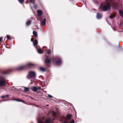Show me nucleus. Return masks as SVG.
I'll return each mask as SVG.
<instances>
[{
    "label": "nucleus",
    "mask_w": 123,
    "mask_h": 123,
    "mask_svg": "<svg viewBox=\"0 0 123 123\" xmlns=\"http://www.w3.org/2000/svg\"><path fill=\"white\" fill-rule=\"evenodd\" d=\"M33 34L34 36L35 37H36L37 36V32L35 31H33Z\"/></svg>",
    "instance_id": "a211bd4d"
},
{
    "label": "nucleus",
    "mask_w": 123,
    "mask_h": 123,
    "mask_svg": "<svg viewBox=\"0 0 123 123\" xmlns=\"http://www.w3.org/2000/svg\"><path fill=\"white\" fill-rule=\"evenodd\" d=\"M51 51L49 49L47 50L45 52V56H46V57L45 59L44 62L45 64H46L47 63H50L51 60H53L51 58L49 59H48V56L47 55H46L47 54H48V55L49 54L51 53Z\"/></svg>",
    "instance_id": "f03ea898"
},
{
    "label": "nucleus",
    "mask_w": 123,
    "mask_h": 123,
    "mask_svg": "<svg viewBox=\"0 0 123 123\" xmlns=\"http://www.w3.org/2000/svg\"><path fill=\"white\" fill-rule=\"evenodd\" d=\"M38 89V90L39 89H40L41 88V87L40 86H39L37 88Z\"/></svg>",
    "instance_id": "473e14b6"
},
{
    "label": "nucleus",
    "mask_w": 123,
    "mask_h": 123,
    "mask_svg": "<svg viewBox=\"0 0 123 123\" xmlns=\"http://www.w3.org/2000/svg\"><path fill=\"white\" fill-rule=\"evenodd\" d=\"M63 123H68L66 122H64Z\"/></svg>",
    "instance_id": "58836bf2"
},
{
    "label": "nucleus",
    "mask_w": 123,
    "mask_h": 123,
    "mask_svg": "<svg viewBox=\"0 0 123 123\" xmlns=\"http://www.w3.org/2000/svg\"><path fill=\"white\" fill-rule=\"evenodd\" d=\"M5 97V96H3L1 97V98H4Z\"/></svg>",
    "instance_id": "c9c22d12"
},
{
    "label": "nucleus",
    "mask_w": 123,
    "mask_h": 123,
    "mask_svg": "<svg viewBox=\"0 0 123 123\" xmlns=\"http://www.w3.org/2000/svg\"><path fill=\"white\" fill-rule=\"evenodd\" d=\"M2 73L4 74H7V73L6 72H4L3 73Z\"/></svg>",
    "instance_id": "f704fd0d"
},
{
    "label": "nucleus",
    "mask_w": 123,
    "mask_h": 123,
    "mask_svg": "<svg viewBox=\"0 0 123 123\" xmlns=\"http://www.w3.org/2000/svg\"><path fill=\"white\" fill-rule=\"evenodd\" d=\"M2 38V37H0V42L1 41Z\"/></svg>",
    "instance_id": "72a5a7b5"
},
{
    "label": "nucleus",
    "mask_w": 123,
    "mask_h": 123,
    "mask_svg": "<svg viewBox=\"0 0 123 123\" xmlns=\"http://www.w3.org/2000/svg\"><path fill=\"white\" fill-rule=\"evenodd\" d=\"M115 16V14H113V15H111L110 16V17L111 18H112L114 17Z\"/></svg>",
    "instance_id": "393cba45"
},
{
    "label": "nucleus",
    "mask_w": 123,
    "mask_h": 123,
    "mask_svg": "<svg viewBox=\"0 0 123 123\" xmlns=\"http://www.w3.org/2000/svg\"><path fill=\"white\" fill-rule=\"evenodd\" d=\"M39 69L40 71L42 72H45L46 70L45 68L42 67H40L39 68Z\"/></svg>",
    "instance_id": "f8f14e48"
},
{
    "label": "nucleus",
    "mask_w": 123,
    "mask_h": 123,
    "mask_svg": "<svg viewBox=\"0 0 123 123\" xmlns=\"http://www.w3.org/2000/svg\"><path fill=\"white\" fill-rule=\"evenodd\" d=\"M18 0L21 3H23L24 1V0Z\"/></svg>",
    "instance_id": "b1692460"
},
{
    "label": "nucleus",
    "mask_w": 123,
    "mask_h": 123,
    "mask_svg": "<svg viewBox=\"0 0 123 123\" xmlns=\"http://www.w3.org/2000/svg\"><path fill=\"white\" fill-rule=\"evenodd\" d=\"M47 106H49V105H47Z\"/></svg>",
    "instance_id": "a19ab883"
},
{
    "label": "nucleus",
    "mask_w": 123,
    "mask_h": 123,
    "mask_svg": "<svg viewBox=\"0 0 123 123\" xmlns=\"http://www.w3.org/2000/svg\"><path fill=\"white\" fill-rule=\"evenodd\" d=\"M108 0V1H109V0ZM110 0V1H111V0Z\"/></svg>",
    "instance_id": "79ce46f5"
},
{
    "label": "nucleus",
    "mask_w": 123,
    "mask_h": 123,
    "mask_svg": "<svg viewBox=\"0 0 123 123\" xmlns=\"http://www.w3.org/2000/svg\"><path fill=\"white\" fill-rule=\"evenodd\" d=\"M31 88L32 91L34 92H36L38 90V89L36 87H33Z\"/></svg>",
    "instance_id": "9b49d317"
},
{
    "label": "nucleus",
    "mask_w": 123,
    "mask_h": 123,
    "mask_svg": "<svg viewBox=\"0 0 123 123\" xmlns=\"http://www.w3.org/2000/svg\"><path fill=\"white\" fill-rule=\"evenodd\" d=\"M34 7L36 9H37V6L36 5H34Z\"/></svg>",
    "instance_id": "c756f323"
},
{
    "label": "nucleus",
    "mask_w": 123,
    "mask_h": 123,
    "mask_svg": "<svg viewBox=\"0 0 123 123\" xmlns=\"http://www.w3.org/2000/svg\"><path fill=\"white\" fill-rule=\"evenodd\" d=\"M11 84H12V83H11Z\"/></svg>",
    "instance_id": "ea45409f"
},
{
    "label": "nucleus",
    "mask_w": 123,
    "mask_h": 123,
    "mask_svg": "<svg viewBox=\"0 0 123 123\" xmlns=\"http://www.w3.org/2000/svg\"><path fill=\"white\" fill-rule=\"evenodd\" d=\"M53 116H55V112H53Z\"/></svg>",
    "instance_id": "2f4dec72"
},
{
    "label": "nucleus",
    "mask_w": 123,
    "mask_h": 123,
    "mask_svg": "<svg viewBox=\"0 0 123 123\" xmlns=\"http://www.w3.org/2000/svg\"><path fill=\"white\" fill-rule=\"evenodd\" d=\"M53 62H55L56 64L57 65H60L61 63L60 59L59 58L56 57L53 60Z\"/></svg>",
    "instance_id": "20e7f679"
},
{
    "label": "nucleus",
    "mask_w": 123,
    "mask_h": 123,
    "mask_svg": "<svg viewBox=\"0 0 123 123\" xmlns=\"http://www.w3.org/2000/svg\"><path fill=\"white\" fill-rule=\"evenodd\" d=\"M113 6H115V7H117V5L115 4H114V3L113 4Z\"/></svg>",
    "instance_id": "cd10ccee"
},
{
    "label": "nucleus",
    "mask_w": 123,
    "mask_h": 123,
    "mask_svg": "<svg viewBox=\"0 0 123 123\" xmlns=\"http://www.w3.org/2000/svg\"><path fill=\"white\" fill-rule=\"evenodd\" d=\"M119 13L121 17H123V12L122 10H119Z\"/></svg>",
    "instance_id": "4468645a"
},
{
    "label": "nucleus",
    "mask_w": 123,
    "mask_h": 123,
    "mask_svg": "<svg viewBox=\"0 0 123 123\" xmlns=\"http://www.w3.org/2000/svg\"><path fill=\"white\" fill-rule=\"evenodd\" d=\"M38 52L40 54H42L43 52V51H42L41 49H39L37 50Z\"/></svg>",
    "instance_id": "6ab92c4d"
},
{
    "label": "nucleus",
    "mask_w": 123,
    "mask_h": 123,
    "mask_svg": "<svg viewBox=\"0 0 123 123\" xmlns=\"http://www.w3.org/2000/svg\"><path fill=\"white\" fill-rule=\"evenodd\" d=\"M31 21L30 20H28L27 22V25H29L31 23Z\"/></svg>",
    "instance_id": "4be33fe9"
},
{
    "label": "nucleus",
    "mask_w": 123,
    "mask_h": 123,
    "mask_svg": "<svg viewBox=\"0 0 123 123\" xmlns=\"http://www.w3.org/2000/svg\"><path fill=\"white\" fill-rule=\"evenodd\" d=\"M46 19L45 18L41 22V24L42 25H44L46 24Z\"/></svg>",
    "instance_id": "ddd939ff"
},
{
    "label": "nucleus",
    "mask_w": 123,
    "mask_h": 123,
    "mask_svg": "<svg viewBox=\"0 0 123 123\" xmlns=\"http://www.w3.org/2000/svg\"><path fill=\"white\" fill-rule=\"evenodd\" d=\"M8 100H3V101H0V102H1L2 101H7Z\"/></svg>",
    "instance_id": "4c0bfd02"
},
{
    "label": "nucleus",
    "mask_w": 123,
    "mask_h": 123,
    "mask_svg": "<svg viewBox=\"0 0 123 123\" xmlns=\"http://www.w3.org/2000/svg\"><path fill=\"white\" fill-rule=\"evenodd\" d=\"M35 0H30V2L31 3H32L33 4H34Z\"/></svg>",
    "instance_id": "5701e85b"
},
{
    "label": "nucleus",
    "mask_w": 123,
    "mask_h": 123,
    "mask_svg": "<svg viewBox=\"0 0 123 123\" xmlns=\"http://www.w3.org/2000/svg\"><path fill=\"white\" fill-rule=\"evenodd\" d=\"M7 38V39H9L10 38V37L8 35H6Z\"/></svg>",
    "instance_id": "a878e982"
},
{
    "label": "nucleus",
    "mask_w": 123,
    "mask_h": 123,
    "mask_svg": "<svg viewBox=\"0 0 123 123\" xmlns=\"http://www.w3.org/2000/svg\"><path fill=\"white\" fill-rule=\"evenodd\" d=\"M26 67V64L24 65H20L18 66L16 69L17 70H19L25 68Z\"/></svg>",
    "instance_id": "423d86ee"
},
{
    "label": "nucleus",
    "mask_w": 123,
    "mask_h": 123,
    "mask_svg": "<svg viewBox=\"0 0 123 123\" xmlns=\"http://www.w3.org/2000/svg\"><path fill=\"white\" fill-rule=\"evenodd\" d=\"M30 77L32 78H34L36 77V74L35 72L33 71L30 72L28 74Z\"/></svg>",
    "instance_id": "39448f33"
},
{
    "label": "nucleus",
    "mask_w": 123,
    "mask_h": 123,
    "mask_svg": "<svg viewBox=\"0 0 123 123\" xmlns=\"http://www.w3.org/2000/svg\"><path fill=\"white\" fill-rule=\"evenodd\" d=\"M26 67H28L29 68H31L35 66V65L32 63H28L27 64H26Z\"/></svg>",
    "instance_id": "6e6552de"
},
{
    "label": "nucleus",
    "mask_w": 123,
    "mask_h": 123,
    "mask_svg": "<svg viewBox=\"0 0 123 123\" xmlns=\"http://www.w3.org/2000/svg\"><path fill=\"white\" fill-rule=\"evenodd\" d=\"M24 91L25 92H28L29 91V89L28 88L25 87H24Z\"/></svg>",
    "instance_id": "aec40b11"
},
{
    "label": "nucleus",
    "mask_w": 123,
    "mask_h": 123,
    "mask_svg": "<svg viewBox=\"0 0 123 123\" xmlns=\"http://www.w3.org/2000/svg\"><path fill=\"white\" fill-rule=\"evenodd\" d=\"M12 87L13 88H14V86H13Z\"/></svg>",
    "instance_id": "37998d69"
},
{
    "label": "nucleus",
    "mask_w": 123,
    "mask_h": 123,
    "mask_svg": "<svg viewBox=\"0 0 123 123\" xmlns=\"http://www.w3.org/2000/svg\"><path fill=\"white\" fill-rule=\"evenodd\" d=\"M74 121L73 120H71V121L70 122V123H74Z\"/></svg>",
    "instance_id": "bb28decb"
},
{
    "label": "nucleus",
    "mask_w": 123,
    "mask_h": 123,
    "mask_svg": "<svg viewBox=\"0 0 123 123\" xmlns=\"http://www.w3.org/2000/svg\"><path fill=\"white\" fill-rule=\"evenodd\" d=\"M51 119L50 118H49L47 119L46 120H45V122L44 123L41 121L40 119H39L38 122V123H49Z\"/></svg>",
    "instance_id": "0eeeda50"
},
{
    "label": "nucleus",
    "mask_w": 123,
    "mask_h": 123,
    "mask_svg": "<svg viewBox=\"0 0 123 123\" xmlns=\"http://www.w3.org/2000/svg\"><path fill=\"white\" fill-rule=\"evenodd\" d=\"M48 97L49 98H52V96L48 94Z\"/></svg>",
    "instance_id": "c85d7f7f"
},
{
    "label": "nucleus",
    "mask_w": 123,
    "mask_h": 123,
    "mask_svg": "<svg viewBox=\"0 0 123 123\" xmlns=\"http://www.w3.org/2000/svg\"><path fill=\"white\" fill-rule=\"evenodd\" d=\"M11 100H14V101H18V102H19V101H19L20 99H11Z\"/></svg>",
    "instance_id": "412c9836"
},
{
    "label": "nucleus",
    "mask_w": 123,
    "mask_h": 123,
    "mask_svg": "<svg viewBox=\"0 0 123 123\" xmlns=\"http://www.w3.org/2000/svg\"><path fill=\"white\" fill-rule=\"evenodd\" d=\"M19 101V102H21L23 103H24V101L23 100L20 99Z\"/></svg>",
    "instance_id": "7c9ffc66"
},
{
    "label": "nucleus",
    "mask_w": 123,
    "mask_h": 123,
    "mask_svg": "<svg viewBox=\"0 0 123 123\" xmlns=\"http://www.w3.org/2000/svg\"><path fill=\"white\" fill-rule=\"evenodd\" d=\"M36 49L37 50H38L39 49H41L40 48V46L38 45H36L35 46H34Z\"/></svg>",
    "instance_id": "f3484780"
},
{
    "label": "nucleus",
    "mask_w": 123,
    "mask_h": 123,
    "mask_svg": "<svg viewBox=\"0 0 123 123\" xmlns=\"http://www.w3.org/2000/svg\"><path fill=\"white\" fill-rule=\"evenodd\" d=\"M110 7L111 5L110 3L109 2H108L105 4L103 6H101V10L103 11L109 10L110 9Z\"/></svg>",
    "instance_id": "f257e3e1"
},
{
    "label": "nucleus",
    "mask_w": 123,
    "mask_h": 123,
    "mask_svg": "<svg viewBox=\"0 0 123 123\" xmlns=\"http://www.w3.org/2000/svg\"><path fill=\"white\" fill-rule=\"evenodd\" d=\"M37 12L38 15L40 17L43 13L42 11L41 10H37Z\"/></svg>",
    "instance_id": "9d476101"
},
{
    "label": "nucleus",
    "mask_w": 123,
    "mask_h": 123,
    "mask_svg": "<svg viewBox=\"0 0 123 123\" xmlns=\"http://www.w3.org/2000/svg\"><path fill=\"white\" fill-rule=\"evenodd\" d=\"M6 97H7L8 98L9 97V95H6L5 96Z\"/></svg>",
    "instance_id": "e433bc0d"
},
{
    "label": "nucleus",
    "mask_w": 123,
    "mask_h": 123,
    "mask_svg": "<svg viewBox=\"0 0 123 123\" xmlns=\"http://www.w3.org/2000/svg\"><path fill=\"white\" fill-rule=\"evenodd\" d=\"M72 115L70 114H68L67 115V118L68 119H70L71 118Z\"/></svg>",
    "instance_id": "dca6fc26"
},
{
    "label": "nucleus",
    "mask_w": 123,
    "mask_h": 123,
    "mask_svg": "<svg viewBox=\"0 0 123 123\" xmlns=\"http://www.w3.org/2000/svg\"><path fill=\"white\" fill-rule=\"evenodd\" d=\"M6 84V80L5 77L3 76L0 77V86H3Z\"/></svg>",
    "instance_id": "7ed1b4c3"
},
{
    "label": "nucleus",
    "mask_w": 123,
    "mask_h": 123,
    "mask_svg": "<svg viewBox=\"0 0 123 123\" xmlns=\"http://www.w3.org/2000/svg\"><path fill=\"white\" fill-rule=\"evenodd\" d=\"M97 17L98 19H99L101 18L102 15L100 13H98L97 14Z\"/></svg>",
    "instance_id": "2eb2a0df"
},
{
    "label": "nucleus",
    "mask_w": 123,
    "mask_h": 123,
    "mask_svg": "<svg viewBox=\"0 0 123 123\" xmlns=\"http://www.w3.org/2000/svg\"><path fill=\"white\" fill-rule=\"evenodd\" d=\"M31 41L33 42V45L34 46H35L37 45L38 43V42L36 40H35L34 41V39L31 38Z\"/></svg>",
    "instance_id": "1a4fd4ad"
}]
</instances>
